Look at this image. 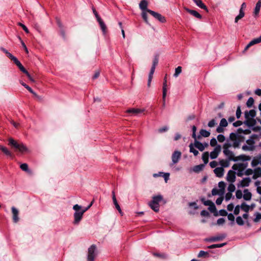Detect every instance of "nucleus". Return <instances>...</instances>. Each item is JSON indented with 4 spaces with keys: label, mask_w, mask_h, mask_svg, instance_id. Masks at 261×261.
I'll list each match as a JSON object with an SVG mask.
<instances>
[{
    "label": "nucleus",
    "mask_w": 261,
    "mask_h": 261,
    "mask_svg": "<svg viewBox=\"0 0 261 261\" xmlns=\"http://www.w3.org/2000/svg\"><path fill=\"white\" fill-rule=\"evenodd\" d=\"M147 5L148 3L146 0H142L139 4V7L141 10L147 11Z\"/></svg>",
    "instance_id": "26"
},
{
    "label": "nucleus",
    "mask_w": 261,
    "mask_h": 261,
    "mask_svg": "<svg viewBox=\"0 0 261 261\" xmlns=\"http://www.w3.org/2000/svg\"><path fill=\"white\" fill-rule=\"evenodd\" d=\"M236 196L237 199H240L242 198L243 196L242 192L240 190H238L236 192Z\"/></svg>",
    "instance_id": "50"
},
{
    "label": "nucleus",
    "mask_w": 261,
    "mask_h": 261,
    "mask_svg": "<svg viewBox=\"0 0 261 261\" xmlns=\"http://www.w3.org/2000/svg\"><path fill=\"white\" fill-rule=\"evenodd\" d=\"M247 167V164L243 163L234 164L232 168L238 176H242L244 174Z\"/></svg>",
    "instance_id": "3"
},
{
    "label": "nucleus",
    "mask_w": 261,
    "mask_h": 261,
    "mask_svg": "<svg viewBox=\"0 0 261 261\" xmlns=\"http://www.w3.org/2000/svg\"><path fill=\"white\" fill-rule=\"evenodd\" d=\"M223 153L228 158L229 160L233 161H236L233 152L229 150V149H223Z\"/></svg>",
    "instance_id": "14"
},
{
    "label": "nucleus",
    "mask_w": 261,
    "mask_h": 261,
    "mask_svg": "<svg viewBox=\"0 0 261 261\" xmlns=\"http://www.w3.org/2000/svg\"><path fill=\"white\" fill-rule=\"evenodd\" d=\"M236 174L234 171L229 170L227 174V180L231 183L233 182L236 179Z\"/></svg>",
    "instance_id": "12"
},
{
    "label": "nucleus",
    "mask_w": 261,
    "mask_h": 261,
    "mask_svg": "<svg viewBox=\"0 0 261 261\" xmlns=\"http://www.w3.org/2000/svg\"><path fill=\"white\" fill-rule=\"evenodd\" d=\"M246 144L250 146L251 147H254V138L253 136H251L249 139L246 141Z\"/></svg>",
    "instance_id": "32"
},
{
    "label": "nucleus",
    "mask_w": 261,
    "mask_h": 261,
    "mask_svg": "<svg viewBox=\"0 0 261 261\" xmlns=\"http://www.w3.org/2000/svg\"><path fill=\"white\" fill-rule=\"evenodd\" d=\"M250 206L245 202H243L241 205V208L246 213H248L250 210Z\"/></svg>",
    "instance_id": "34"
},
{
    "label": "nucleus",
    "mask_w": 261,
    "mask_h": 261,
    "mask_svg": "<svg viewBox=\"0 0 261 261\" xmlns=\"http://www.w3.org/2000/svg\"><path fill=\"white\" fill-rule=\"evenodd\" d=\"M246 7V5L245 3H243L241 6L240 9L239 10V14L237 15L234 19V22L237 23L239 20L242 19L245 16V12L244 11V9Z\"/></svg>",
    "instance_id": "7"
},
{
    "label": "nucleus",
    "mask_w": 261,
    "mask_h": 261,
    "mask_svg": "<svg viewBox=\"0 0 261 261\" xmlns=\"http://www.w3.org/2000/svg\"><path fill=\"white\" fill-rule=\"evenodd\" d=\"M217 139L219 142H223L225 141V138L224 135L220 134L217 136Z\"/></svg>",
    "instance_id": "57"
},
{
    "label": "nucleus",
    "mask_w": 261,
    "mask_h": 261,
    "mask_svg": "<svg viewBox=\"0 0 261 261\" xmlns=\"http://www.w3.org/2000/svg\"><path fill=\"white\" fill-rule=\"evenodd\" d=\"M217 144L216 139L215 138H212L210 141V145L212 146H215Z\"/></svg>",
    "instance_id": "63"
},
{
    "label": "nucleus",
    "mask_w": 261,
    "mask_h": 261,
    "mask_svg": "<svg viewBox=\"0 0 261 261\" xmlns=\"http://www.w3.org/2000/svg\"><path fill=\"white\" fill-rule=\"evenodd\" d=\"M211 133L210 132L205 130V129H202L200 130V137L201 136H202L203 137H208L210 136Z\"/></svg>",
    "instance_id": "37"
},
{
    "label": "nucleus",
    "mask_w": 261,
    "mask_h": 261,
    "mask_svg": "<svg viewBox=\"0 0 261 261\" xmlns=\"http://www.w3.org/2000/svg\"><path fill=\"white\" fill-rule=\"evenodd\" d=\"M255 217L253 220L254 222H257L261 219V213L257 212L255 214Z\"/></svg>",
    "instance_id": "49"
},
{
    "label": "nucleus",
    "mask_w": 261,
    "mask_h": 261,
    "mask_svg": "<svg viewBox=\"0 0 261 261\" xmlns=\"http://www.w3.org/2000/svg\"><path fill=\"white\" fill-rule=\"evenodd\" d=\"M181 72V67L178 66L177 68H175V73L174 74V76L175 77H177Z\"/></svg>",
    "instance_id": "44"
},
{
    "label": "nucleus",
    "mask_w": 261,
    "mask_h": 261,
    "mask_svg": "<svg viewBox=\"0 0 261 261\" xmlns=\"http://www.w3.org/2000/svg\"><path fill=\"white\" fill-rule=\"evenodd\" d=\"M230 160H221L219 161V165H221V167H222L223 169L225 167H228L229 166V161Z\"/></svg>",
    "instance_id": "28"
},
{
    "label": "nucleus",
    "mask_w": 261,
    "mask_h": 261,
    "mask_svg": "<svg viewBox=\"0 0 261 261\" xmlns=\"http://www.w3.org/2000/svg\"><path fill=\"white\" fill-rule=\"evenodd\" d=\"M192 137L194 139V140H196V139H199L200 138V136H198L197 137L196 136V129H197V128L195 126V125H193L192 126Z\"/></svg>",
    "instance_id": "40"
},
{
    "label": "nucleus",
    "mask_w": 261,
    "mask_h": 261,
    "mask_svg": "<svg viewBox=\"0 0 261 261\" xmlns=\"http://www.w3.org/2000/svg\"><path fill=\"white\" fill-rule=\"evenodd\" d=\"M144 109L133 108L127 110L126 112L128 113H131L132 115L137 116L139 114L144 112Z\"/></svg>",
    "instance_id": "15"
},
{
    "label": "nucleus",
    "mask_w": 261,
    "mask_h": 261,
    "mask_svg": "<svg viewBox=\"0 0 261 261\" xmlns=\"http://www.w3.org/2000/svg\"><path fill=\"white\" fill-rule=\"evenodd\" d=\"M193 1L198 7L208 11L206 6L202 3L201 0H193Z\"/></svg>",
    "instance_id": "21"
},
{
    "label": "nucleus",
    "mask_w": 261,
    "mask_h": 261,
    "mask_svg": "<svg viewBox=\"0 0 261 261\" xmlns=\"http://www.w3.org/2000/svg\"><path fill=\"white\" fill-rule=\"evenodd\" d=\"M221 150V147L220 145H218L215 147L214 150L212 151L210 154V158L211 159H216Z\"/></svg>",
    "instance_id": "8"
},
{
    "label": "nucleus",
    "mask_w": 261,
    "mask_h": 261,
    "mask_svg": "<svg viewBox=\"0 0 261 261\" xmlns=\"http://www.w3.org/2000/svg\"><path fill=\"white\" fill-rule=\"evenodd\" d=\"M163 200V196L161 195L154 196L152 197V200L151 201L154 203L159 204Z\"/></svg>",
    "instance_id": "27"
},
{
    "label": "nucleus",
    "mask_w": 261,
    "mask_h": 261,
    "mask_svg": "<svg viewBox=\"0 0 261 261\" xmlns=\"http://www.w3.org/2000/svg\"><path fill=\"white\" fill-rule=\"evenodd\" d=\"M227 218H228V219L230 221H231L232 222H231V224H234V216H233V215L231 213H230L229 214H227Z\"/></svg>",
    "instance_id": "53"
},
{
    "label": "nucleus",
    "mask_w": 261,
    "mask_h": 261,
    "mask_svg": "<svg viewBox=\"0 0 261 261\" xmlns=\"http://www.w3.org/2000/svg\"><path fill=\"white\" fill-rule=\"evenodd\" d=\"M96 255V247L95 245H92L88 249V261H94Z\"/></svg>",
    "instance_id": "5"
},
{
    "label": "nucleus",
    "mask_w": 261,
    "mask_h": 261,
    "mask_svg": "<svg viewBox=\"0 0 261 261\" xmlns=\"http://www.w3.org/2000/svg\"><path fill=\"white\" fill-rule=\"evenodd\" d=\"M0 150H2L6 155L9 156H12V153L7 147L0 145Z\"/></svg>",
    "instance_id": "31"
},
{
    "label": "nucleus",
    "mask_w": 261,
    "mask_h": 261,
    "mask_svg": "<svg viewBox=\"0 0 261 261\" xmlns=\"http://www.w3.org/2000/svg\"><path fill=\"white\" fill-rule=\"evenodd\" d=\"M13 62L19 68L21 71H22L23 73L27 72V70L24 68L20 62L17 59H16Z\"/></svg>",
    "instance_id": "24"
},
{
    "label": "nucleus",
    "mask_w": 261,
    "mask_h": 261,
    "mask_svg": "<svg viewBox=\"0 0 261 261\" xmlns=\"http://www.w3.org/2000/svg\"><path fill=\"white\" fill-rule=\"evenodd\" d=\"M224 238V236H217L214 237L211 239V241L215 242L217 241H219L222 240Z\"/></svg>",
    "instance_id": "54"
},
{
    "label": "nucleus",
    "mask_w": 261,
    "mask_h": 261,
    "mask_svg": "<svg viewBox=\"0 0 261 261\" xmlns=\"http://www.w3.org/2000/svg\"><path fill=\"white\" fill-rule=\"evenodd\" d=\"M230 139L232 141V144L234 148L238 147L240 145V141L239 139L237 138L234 133H231L230 134Z\"/></svg>",
    "instance_id": "9"
},
{
    "label": "nucleus",
    "mask_w": 261,
    "mask_h": 261,
    "mask_svg": "<svg viewBox=\"0 0 261 261\" xmlns=\"http://www.w3.org/2000/svg\"><path fill=\"white\" fill-rule=\"evenodd\" d=\"M218 165V163L216 161H212L210 163V166L212 168H215L217 165Z\"/></svg>",
    "instance_id": "64"
},
{
    "label": "nucleus",
    "mask_w": 261,
    "mask_h": 261,
    "mask_svg": "<svg viewBox=\"0 0 261 261\" xmlns=\"http://www.w3.org/2000/svg\"><path fill=\"white\" fill-rule=\"evenodd\" d=\"M254 103V99L252 97H250L248 98L246 105L248 107L251 108Z\"/></svg>",
    "instance_id": "45"
},
{
    "label": "nucleus",
    "mask_w": 261,
    "mask_h": 261,
    "mask_svg": "<svg viewBox=\"0 0 261 261\" xmlns=\"http://www.w3.org/2000/svg\"><path fill=\"white\" fill-rule=\"evenodd\" d=\"M113 203L116 207V208H117V210L118 211V212H119V213L122 215V211L121 210V208L119 205V204L117 202V199H116V197H114L113 198Z\"/></svg>",
    "instance_id": "39"
},
{
    "label": "nucleus",
    "mask_w": 261,
    "mask_h": 261,
    "mask_svg": "<svg viewBox=\"0 0 261 261\" xmlns=\"http://www.w3.org/2000/svg\"><path fill=\"white\" fill-rule=\"evenodd\" d=\"M149 205L154 212H158L159 211V204L154 203L152 201L149 202Z\"/></svg>",
    "instance_id": "30"
},
{
    "label": "nucleus",
    "mask_w": 261,
    "mask_h": 261,
    "mask_svg": "<svg viewBox=\"0 0 261 261\" xmlns=\"http://www.w3.org/2000/svg\"><path fill=\"white\" fill-rule=\"evenodd\" d=\"M13 62L19 68L21 71H22L23 73L27 72V70L24 68L20 62L17 59H16Z\"/></svg>",
    "instance_id": "23"
},
{
    "label": "nucleus",
    "mask_w": 261,
    "mask_h": 261,
    "mask_svg": "<svg viewBox=\"0 0 261 261\" xmlns=\"http://www.w3.org/2000/svg\"><path fill=\"white\" fill-rule=\"evenodd\" d=\"M226 243H222V244H213L208 247V248L213 249L216 248H221L225 245Z\"/></svg>",
    "instance_id": "41"
},
{
    "label": "nucleus",
    "mask_w": 261,
    "mask_h": 261,
    "mask_svg": "<svg viewBox=\"0 0 261 261\" xmlns=\"http://www.w3.org/2000/svg\"><path fill=\"white\" fill-rule=\"evenodd\" d=\"M242 149L244 151H252L254 149V147H251L248 144H245L242 146Z\"/></svg>",
    "instance_id": "42"
},
{
    "label": "nucleus",
    "mask_w": 261,
    "mask_h": 261,
    "mask_svg": "<svg viewBox=\"0 0 261 261\" xmlns=\"http://www.w3.org/2000/svg\"><path fill=\"white\" fill-rule=\"evenodd\" d=\"M251 182V179L249 177L244 178L238 184V188H243L248 187Z\"/></svg>",
    "instance_id": "10"
},
{
    "label": "nucleus",
    "mask_w": 261,
    "mask_h": 261,
    "mask_svg": "<svg viewBox=\"0 0 261 261\" xmlns=\"http://www.w3.org/2000/svg\"><path fill=\"white\" fill-rule=\"evenodd\" d=\"M207 254H208V253L207 252L201 250L199 252V253L198 254V257H204L205 255H206Z\"/></svg>",
    "instance_id": "62"
},
{
    "label": "nucleus",
    "mask_w": 261,
    "mask_h": 261,
    "mask_svg": "<svg viewBox=\"0 0 261 261\" xmlns=\"http://www.w3.org/2000/svg\"><path fill=\"white\" fill-rule=\"evenodd\" d=\"M92 202L87 207L83 208L81 205L76 204L73 205V209L75 211L73 214L74 221L73 223L75 225L79 224L83 218L84 214L92 206Z\"/></svg>",
    "instance_id": "1"
},
{
    "label": "nucleus",
    "mask_w": 261,
    "mask_h": 261,
    "mask_svg": "<svg viewBox=\"0 0 261 261\" xmlns=\"http://www.w3.org/2000/svg\"><path fill=\"white\" fill-rule=\"evenodd\" d=\"M181 156V153L179 151H175L172 155V161L173 164L178 162Z\"/></svg>",
    "instance_id": "11"
},
{
    "label": "nucleus",
    "mask_w": 261,
    "mask_h": 261,
    "mask_svg": "<svg viewBox=\"0 0 261 261\" xmlns=\"http://www.w3.org/2000/svg\"><path fill=\"white\" fill-rule=\"evenodd\" d=\"M243 198L244 200L248 201L251 200L252 197L251 193L249 191L248 189H245L243 191Z\"/></svg>",
    "instance_id": "20"
},
{
    "label": "nucleus",
    "mask_w": 261,
    "mask_h": 261,
    "mask_svg": "<svg viewBox=\"0 0 261 261\" xmlns=\"http://www.w3.org/2000/svg\"><path fill=\"white\" fill-rule=\"evenodd\" d=\"M158 62H159V58H158V56H155L153 59L152 65L151 68L150 72L149 73L148 82H147V86L148 87H150V86L151 82L152 79L153 77V75L154 72V70H155L156 66L158 65Z\"/></svg>",
    "instance_id": "4"
},
{
    "label": "nucleus",
    "mask_w": 261,
    "mask_h": 261,
    "mask_svg": "<svg viewBox=\"0 0 261 261\" xmlns=\"http://www.w3.org/2000/svg\"><path fill=\"white\" fill-rule=\"evenodd\" d=\"M209 153L206 151L203 153L202 159L205 164H206L208 162Z\"/></svg>",
    "instance_id": "35"
},
{
    "label": "nucleus",
    "mask_w": 261,
    "mask_h": 261,
    "mask_svg": "<svg viewBox=\"0 0 261 261\" xmlns=\"http://www.w3.org/2000/svg\"><path fill=\"white\" fill-rule=\"evenodd\" d=\"M240 208H241V205L240 206L239 205H237L234 208V210L233 211L234 214H235L236 215H238L240 213Z\"/></svg>",
    "instance_id": "59"
},
{
    "label": "nucleus",
    "mask_w": 261,
    "mask_h": 261,
    "mask_svg": "<svg viewBox=\"0 0 261 261\" xmlns=\"http://www.w3.org/2000/svg\"><path fill=\"white\" fill-rule=\"evenodd\" d=\"M214 172L216 176L221 177L224 175V170L222 167H217L214 170Z\"/></svg>",
    "instance_id": "17"
},
{
    "label": "nucleus",
    "mask_w": 261,
    "mask_h": 261,
    "mask_svg": "<svg viewBox=\"0 0 261 261\" xmlns=\"http://www.w3.org/2000/svg\"><path fill=\"white\" fill-rule=\"evenodd\" d=\"M202 202L206 206H210L212 203H213L212 201L209 200H205L204 199H201Z\"/></svg>",
    "instance_id": "58"
},
{
    "label": "nucleus",
    "mask_w": 261,
    "mask_h": 261,
    "mask_svg": "<svg viewBox=\"0 0 261 261\" xmlns=\"http://www.w3.org/2000/svg\"><path fill=\"white\" fill-rule=\"evenodd\" d=\"M203 165H197L194 167L193 170L195 172H199L203 169Z\"/></svg>",
    "instance_id": "51"
},
{
    "label": "nucleus",
    "mask_w": 261,
    "mask_h": 261,
    "mask_svg": "<svg viewBox=\"0 0 261 261\" xmlns=\"http://www.w3.org/2000/svg\"><path fill=\"white\" fill-rule=\"evenodd\" d=\"M20 168L22 171L27 172L29 173L31 172V170L29 169L28 164L26 163L21 164L20 166Z\"/></svg>",
    "instance_id": "33"
},
{
    "label": "nucleus",
    "mask_w": 261,
    "mask_h": 261,
    "mask_svg": "<svg viewBox=\"0 0 261 261\" xmlns=\"http://www.w3.org/2000/svg\"><path fill=\"white\" fill-rule=\"evenodd\" d=\"M217 124L216 120L215 119L211 120L207 124V125L210 127H213Z\"/></svg>",
    "instance_id": "52"
},
{
    "label": "nucleus",
    "mask_w": 261,
    "mask_h": 261,
    "mask_svg": "<svg viewBox=\"0 0 261 261\" xmlns=\"http://www.w3.org/2000/svg\"><path fill=\"white\" fill-rule=\"evenodd\" d=\"M261 42V36L258 37V38H255L254 39H253L252 40H251L246 46V47H245L244 48V52H245L246 50H247L248 49V48L255 44H257V43H259Z\"/></svg>",
    "instance_id": "13"
},
{
    "label": "nucleus",
    "mask_w": 261,
    "mask_h": 261,
    "mask_svg": "<svg viewBox=\"0 0 261 261\" xmlns=\"http://www.w3.org/2000/svg\"><path fill=\"white\" fill-rule=\"evenodd\" d=\"M163 86V92L164 93V98L166 97L167 94V80L166 76L165 77L164 80Z\"/></svg>",
    "instance_id": "36"
},
{
    "label": "nucleus",
    "mask_w": 261,
    "mask_h": 261,
    "mask_svg": "<svg viewBox=\"0 0 261 261\" xmlns=\"http://www.w3.org/2000/svg\"><path fill=\"white\" fill-rule=\"evenodd\" d=\"M208 210L212 213H215L216 211V207L214 203H212L208 208Z\"/></svg>",
    "instance_id": "47"
},
{
    "label": "nucleus",
    "mask_w": 261,
    "mask_h": 261,
    "mask_svg": "<svg viewBox=\"0 0 261 261\" xmlns=\"http://www.w3.org/2000/svg\"><path fill=\"white\" fill-rule=\"evenodd\" d=\"M237 223L240 226H242L244 224V222L241 216H238L236 218Z\"/></svg>",
    "instance_id": "43"
},
{
    "label": "nucleus",
    "mask_w": 261,
    "mask_h": 261,
    "mask_svg": "<svg viewBox=\"0 0 261 261\" xmlns=\"http://www.w3.org/2000/svg\"><path fill=\"white\" fill-rule=\"evenodd\" d=\"M236 189L235 186L232 184V183L231 182L230 184L229 185L227 190L229 191V192L231 193L234 191Z\"/></svg>",
    "instance_id": "48"
},
{
    "label": "nucleus",
    "mask_w": 261,
    "mask_h": 261,
    "mask_svg": "<svg viewBox=\"0 0 261 261\" xmlns=\"http://www.w3.org/2000/svg\"><path fill=\"white\" fill-rule=\"evenodd\" d=\"M97 21L99 23V24L101 30L103 32V33L104 34H106V30H107V27H106V24H105L104 22L102 21V20L101 18H98V20H97Z\"/></svg>",
    "instance_id": "29"
},
{
    "label": "nucleus",
    "mask_w": 261,
    "mask_h": 261,
    "mask_svg": "<svg viewBox=\"0 0 261 261\" xmlns=\"http://www.w3.org/2000/svg\"><path fill=\"white\" fill-rule=\"evenodd\" d=\"M255 111L253 110H251L245 113V117L248 119L254 118L255 116Z\"/></svg>",
    "instance_id": "22"
},
{
    "label": "nucleus",
    "mask_w": 261,
    "mask_h": 261,
    "mask_svg": "<svg viewBox=\"0 0 261 261\" xmlns=\"http://www.w3.org/2000/svg\"><path fill=\"white\" fill-rule=\"evenodd\" d=\"M11 209L13 214V222L14 223H17L19 221L18 211L14 206H13Z\"/></svg>",
    "instance_id": "16"
},
{
    "label": "nucleus",
    "mask_w": 261,
    "mask_h": 261,
    "mask_svg": "<svg viewBox=\"0 0 261 261\" xmlns=\"http://www.w3.org/2000/svg\"><path fill=\"white\" fill-rule=\"evenodd\" d=\"M194 147L195 146L194 144H193L192 143H191L189 145L190 151L191 152H192L195 156H196L198 154L199 152L196 149H195Z\"/></svg>",
    "instance_id": "38"
},
{
    "label": "nucleus",
    "mask_w": 261,
    "mask_h": 261,
    "mask_svg": "<svg viewBox=\"0 0 261 261\" xmlns=\"http://www.w3.org/2000/svg\"><path fill=\"white\" fill-rule=\"evenodd\" d=\"M185 9L187 12H188L191 15H193L195 17L199 18V19L201 18V17H202L201 15L198 12H197L196 11L191 10L187 8H185Z\"/></svg>",
    "instance_id": "18"
},
{
    "label": "nucleus",
    "mask_w": 261,
    "mask_h": 261,
    "mask_svg": "<svg viewBox=\"0 0 261 261\" xmlns=\"http://www.w3.org/2000/svg\"><path fill=\"white\" fill-rule=\"evenodd\" d=\"M228 125V123L226 119L222 118L220 122L219 125L222 126V127H226Z\"/></svg>",
    "instance_id": "46"
},
{
    "label": "nucleus",
    "mask_w": 261,
    "mask_h": 261,
    "mask_svg": "<svg viewBox=\"0 0 261 261\" xmlns=\"http://www.w3.org/2000/svg\"><path fill=\"white\" fill-rule=\"evenodd\" d=\"M260 7H261V0H259L256 4V6H255V7L254 9V11L253 12L254 15L255 16H256L257 15H258V14L259 12L260 9Z\"/></svg>",
    "instance_id": "25"
},
{
    "label": "nucleus",
    "mask_w": 261,
    "mask_h": 261,
    "mask_svg": "<svg viewBox=\"0 0 261 261\" xmlns=\"http://www.w3.org/2000/svg\"><path fill=\"white\" fill-rule=\"evenodd\" d=\"M218 185L219 188L221 189V190L222 191V193H223L225 186V183L223 181H220L219 182Z\"/></svg>",
    "instance_id": "56"
},
{
    "label": "nucleus",
    "mask_w": 261,
    "mask_h": 261,
    "mask_svg": "<svg viewBox=\"0 0 261 261\" xmlns=\"http://www.w3.org/2000/svg\"><path fill=\"white\" fill-rule=\"evenodd\" d=\"M8 145L21 153L28 151V148L22 143H18L12 138L8 139Z\"/></svg>",
    "instance_id": "2"
},
{
    "label": "nucleus",
    "mask_w": 261,
    "mask_h": 261,
    "mask_svg": "<svg viewBox=\"0 0 261 261\" xmlns=\"http://www.w3.org/2000/svg\"><path fill=\"white\" fill-rule=\"evenodd\" d=\"M232 146V143L227 141L223 145V149H229V147Z\"/></svg>",
    "instance_id": "55"
},
{
    "label": "nucleus",
    "mask_w": 261,
    "mask_h": 261,
    "mask_svg": "<svg viewBox=\"0 0 261 261\" xmlns=\"http://www.w3.org/2000/svg\"><path fill=\"white\" fill-rule=\"evenodd\" d=\"M225 219L223 218H220L217 220V224L219 225H222L225 223Z\"/></svg>",
    "instance_id": "60"
},
{
    "label": "nucleus",
    "mask_w": 261,
    "mask_h": 261,
    "mask_svg": "<svg viewBox=\"0 0 261 261\" xmlns=\"http://www.w3.org/2000/svg\"><path fill=\"white\" fill-rule=\"evenodd\" d=\"M194 145L196 148H198L201 151H203L205 149L204 144H203L200 142L198 141L197 139L194 140Z\"/></svg>",
    "instance_id": "19"
},
{
    "label": "nucleus",
    "mask_w": 261,
    "mask_h": 261,
    "mask_svg": "<svg viewBox=\"0 0 261 261\" xmlns=\"http://www.w3.org/2000/svg\"><path fill=\"white\" fill-rule=\"evenodd\" d=\"M241 115V108L240 106H239L237 108V110L236 111V116L238 119L240 118V116Z\"/></svg>",
    "instance_id": "61"
},
{
    "label": "nucleus",
    "mask_w": 261,
    "mask_h": 261,
    "mask_svg": "<svg viewBox=\"0 0 261 261\" xmlns=\"http://www.w3.org/2000/svg\"><path fill=\"white\" fill-rule=\"evenodd\" d=\"M147 12L152 15L155 18L158 19L161 22H165L166 21L165 18L160 14L151 10H147Z\"/></svg>",
    "instance_id": "6"
}]
</instances>
